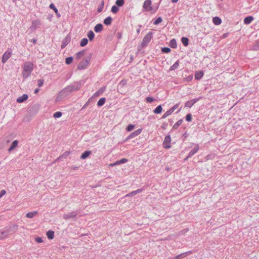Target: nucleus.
Segmentation results:
<instances>
[{
  "label": "nucleus",
  "mask_w": 259,
  "mask_h": 259,
  "mask_svg": "<svg viewBox=\"0 0 259 259\" xmlns=\"http://www.w3.org/2000/svg\"><path fill=\"white\" fill-rule=\"evenodd\" d=\"M80 88V83L78 82H74L65 87L58 94V97H65L69 95L72 92L78 90Z\"/></svg>",
  "instance_id": "obj_1"
},
{
  "label": "nucleus",
  "mask_w": 259,
  "mask_h": 259,
  "mask_svg": "<svg viewBox=\"0 0 259 259\" xmlns=\"http://www.w3.org/2000/svg\"><path fill=\"white\" fill-rule=\"evenodd\" d=\"M33 70V64L31 62H25L23 67L22 75L24 78H27L30 76Z\"/></svg>",
  "instance_id": "obj_2"
},
{
  "label": "nucleus",
  "mask_w": 259,
  "mask_h": 259,
  "mask_svg": "<svg viewBox=\"0 0 259 259\" xmlns=\"http://www.w3.org/2000/svg\"><path fill=\"white\" fill-rule=\"evenodd\" d=\"M91 59V55L84 58L77 65L78 70H83L85 69L89 65Z\"/></svg>",
  "instance_id": "obj_3"
},
{
  "label": "nucleus",
  "mask_w": 259,
  "mask_h": 259,
  "mask_svg": "<svg viewBox=\"0 0 259 259\" xmlns=\"http://www.w3.org/2000/svg\"><path fill=\"white\" fill-rule=\"evenodd\" d=\"M17 226H10L5 228L4 230H0V240L6 238L9 235L10 232L12 231L13 228L17 227Z\"/></svg>",
  "instance_id": "obj_4"
},
{
  "label": "nucleus",
  "mask_w": 259,
  "mask_h": 259,
  "mask_svg": "<svg viewBox=\"0 0 259 259\" xmlns=\"http://www.w3.org/2000/svg\"><path fill=\"white\" fill-rule=\"evenodd\" d=\"M153 37V32L151 31L149 32L144 37L141 46L142 48H144L148 45L150 40Z\"/></svg>",
  "instance_id": "obj_5"
},
{
  "label": "nucleus",
  "mask_w": 259,
  "mask_h": 259,
  "mask_svg": "<svg viewBox=\"0 0 259 259\" xmlns=\"http://www.w3.org/2000/svg\"><path fill=\"white\" fill-rule=\"evenodd\" d=\"M171 138L170 135H168L165 136L163 142V146L165 149H169L171 147L170 145Z\"/></svg>",
  "instance_id": "obj_6"
},
{
  "label": "nucleus",
  "mask_w": 259,
  "mask_h": 259,
  "mask_svg": "<svg viewBox=\"0 0 259 259\" xmlns=\"http://www.w3.org/2000/svg\"><path fill=\"white\" fill-rule=\"evenodd\" d=\"M77 214V211H72L71 212L63 214V218L64 220H69L70 219H76Z\"/></svg>",
  "instance_id": "obj_7"
},
{
  "label": "nucleus",
  "mask_w": 259,
  "mask_h": 259,
  "mask_svg": "<svg viewBox=\"0 0 259 259\" xmlns=\"http://www.w3.org/2000/svg\"><path fill=\"white\" fill-rule=\"evenodd\" d=\"M41 24L40 21L39 20H35L32 21V24L30 27V29L32 30H35L39 27Z\"/></svg>",
  "instance_id": "obj_8"
},
{
  "label": "nucleus",
  "mask_w": 259,
  "mask_h": 259,
  "mask_svg": "<svg viewBox=\"0 0 259 259\" xmlns=\"http://www.w3.org/2000/svg\"><path fill=\"white\" fill-rule=\"evenodd\" d=\"M142 128H139L137 130H136L135 131H134V132H133L132 133H131L127 137V138L126 139V140H130L131 139H132L133 138H135L137 136H138V135H139L141 132H142Z\"/></svg>",
  "instance_id": "obj_9"
},
{
  "label": "nucleus",
  "mask_w": 259,
  "mask_h": 259,
  "mask_svg": "<svg viewBox=\"0 0 259 259\" xmlns=\"http://www.w3.org/2000/svg\"><path fill=\"white\" fill-rule=\"evenodd\" d=\"M151 4L152 2L151 0H146L143 4V8L146 11H151L152 9Z\"/></svg>",
  "instance_id": "obj_10"
},
{
  "label": "nucleus",
  "mask_w": 259,
  "mask_h": 259,
  "mask_svg": "<svg viewBox=\"0 0 259 259\" xmlns=\"http://www.w3.org/2000/svg\"><path fill=\"white\" fill-rule=\"evenodd\" d=\"M12 56V52L6 51L4 53L2 57V61L3 63H5Z\"/></svg>",
  "instance_id": "obj_11"
},
{
  "label": "nucleus",
  "mask_w": 259,
  "mask_h": 259,
  "mask_svg": "<svg viewBox=\"0 0 259 259\" xmlns=\"http://www.w3.org/2000/svg\"><path fill=\"white\" fill-rule=\"evenodd\" d=\"M199 149V146L198 145H196L194 148L189 152L188 154V157H191L193 156L196 153L198 152Z\"/></svg>",
  "instance_id": "obj_12"
},
{
  "label": "nucleus",
  "mask_w": 259,
  "mask_h": 259,
  "mask_svg": "<svg viewBox=\"0 0 259 259\" xmlns=\"http://www.w3.org/2000/svg\"><path fill=\"white\" fill-rule=\"evenodd\" d=\"M28 98V96L27 94H23L22 96L19 97L17 99V102L18 103H22L27 100Z\"/></svg>",
  "instance_id": "obj_13"
},
{
  "label": "nucleus",
  "mask_w": 259,
  "mask_h": 259,
  "mask_svg": "<svg viewBox=\"0 0 259 259\" xmlns=\"http://www.w3.org/2000/svg\"><path fill=\"white\" fill-rule=\"evenodd\" d=\"M49 8L52 10H54V11L55 12V13H56L57 16L58 18H59L61 17V15L58 12V9L56 8V7H55V6L54 5V4H51L49 6Z\"/></svg>",
  "instance_id": "obj_14"
},
{
  "label": "nucleus",
  "mask_w": 259,
  "mask_h": 259,
  "mask_svg": "<svg viewBox=\"0 0 259 259\" xmlns=\"http://www.w3.org/2000/svg\"><path fill=\"white\" fill-rule=\"evenodd\" d=\"M106 87H102L100 88L94 94L95 96H98L103 94L106 90Z\"/></svg>",
  "instance_id": "obj_15"
},
{
  "label": "nucleus",
  "mask_w": 259,
  "mask_h": 259,
  "mask_svg": "<svg viewBox=\"0 0 259 259\" xmlns=\"http://www.w3.org/2000/svg\"><path fill=\"white\" fill-rule=\"evenodd\" d=\"M103 26L102 24H101V23L97 24L94 28V30L97 33L100 32L103 30Z\"/></svg>",
  "instance_id": "obj_16"
},
{
  "label": "nucleus",
  "mask_w": 259,
  "mask_h": 259,
  "mask_svg": "<svg viewBox=\"0 0 259 259\" xmlns=\"http://www.w3.org/2000/svg\"><path fill=\"white\" fill-rule=\"evenodd\" d=\"M254 18L252 16H247L245 17L244 19V23L245 24H250L253 20Z\"/></svg>",
  "instance_id": "obj_17"
},
{
  "label": "nucleus",
  "mask_w": 259,
  "mask_h": 259,
  "mask_svg": "<svg viewBox=\"0 0 259 259\" xmlns=\"http://www.w3.org/2000/svg\"><path fill=\"white\" fill-rule=\"evenodd\" d=\"M18 144V141L17 140H14L12 142L11 147L8 149V151L9 152L12 151L13 149H14L17 146Z\"/></svg>",
  "instance_id": "obj_18"
},
{
  "label": "nucleus",
  "mask_w": 259,
  "mask_h": 259,
  "mask_svg": "<svg viewBox=\"0 0 259 259\" xmlns=\"http://www.w3.org/2000/svg\"><path fill=\"white\" fill-rule=\"evenodd\" d=\"M112 20L113 19L112 17L108 16L104 20V23L106 25H110L111 24Z\"/></svg>",
  "instance_id": "obj_19"
},
{
  "label": "nucleus",
  "mask_w": 259,
  "mask_h": 259,
  "mask_svg": "<svg viewBox=\"0 0 259 259\" xmlns=\"http://www.w3.org/2000/svg\"><path fill=\"white\" fill-rule=\"evenodd\" d=\"M92 152L91 151H85L81 155L80 158L82 159H86L91 154Z\"/></svg>",
  "instance_id": "obj_20"
},
{
  "label": "nucleus",
  "mask_w": 259,
  "mask_h": 259,
  "mask_svg": "<svg viewBox=\"0 0 259 259\" xmlns=\"http://www.w3.org/2000/svg\"><path fill=\"white\" fill-rule=\"evenodd\" d=\"M85 51L84 50H82L81 51L77 52L75 54L76 59H80L82 56H84V55L85 54Z\"/></svg>",
  "instance_id": "obj_21"
},
{
  "label": "nucleus",
  "mask_w": 259,
  "mask_h": 259,
  "mask_svg": "<svg viewBox=\"0 0 259 259\" xmlns=\"http://www.w3.org/2000/svg\"><path fill=\"white\" fill-rule=\"evenodd\" d=\"M190 252H191V251L182 253L180 254H179V255L176 256L175 257L174 259H182V258H183V257H185L186 255H187L188 254V253H189Z\"/></svg>",
  "instance_id": "obj_22"
},
{
  "label": "nucleus",
  "mask_w": 259,
  "mask_h": 259,
  "mask_svg": "<svg viewBox=\"0 0 259 259\" xmlns=\"http://www.w3.org/2000/svg\"><path fill=\"white\" fill-rule=\"evenodd\" d=\"M212 22L215 25H218L221 23L222 20L219 17H214L212 19Z\"/></svg>",
  "instance_id": "obj_23"
},
{
  "label": "nucleus",
  "mask_w": 259,
  "mask_h": 259,
  "mask_svg": "<svg viewBox=\"0 0 259 259\" xmlns=\"http://www.w3.org/2000/svg\"><path fill=\"white\" fill-rule=\"evenodd\" d=\"M37 214V211H36L29 212L26 213V217L28 218H33Z\"/></svg>",
  "instance_id": "obj_24"
},
{
  "label": "nucleus",
  "mask_w": 259,
  "mask_h": 259,
  "mask_svg": "<svg viewBox=\"0 0 259 259\" xmlns=\"http://www.w3.org/2000/svg\"><path fill=\"white\" fill-rule=\"evenodd\" d=\"M169 46L171 48L175 49L177 47V41L175 39H172L169 42Z\"/></svg>",
  "instance_id": "obj_25"
},
{
  "label": "nucleus",
  "mask_w": 259,
  "mask_h": 259,
  "mask_svg": "<svg viewBox=\"0 0 259 259\" xmlns=\"http://www.w3.org/2000/svg\"><path fill=\"white\" fill-rule=\"evenodd\" d=\"M104 0H102L100 3V4L99 5L98 8L97 9L98 12L100 13L104 9Z\"/></svg>",
  "instance_id": "obj_26"
},
{
  "label": "nucleus",
  "mask_w": 259,
  "mask_h": 259,
  "mask_svg": "<svg viewBox=\"0 0 259 259\" xmlns=\"http://www.w3.org/2000/svg\"><path fill=\"white\" fill-rule=\"evenodd\" d=\"M47 236L48 239H52L54 237V232L53 231L49 230L47 232Z\"/></svg>",
  "instance_id": "obj_27"
},
{
  "label": "nucleus",
  "mask_w": 259,
  "mask_h": 259,
  "mask_svg": "<svg viewBox=\"0 0 259 259\" xmlns=\"http://www.w3.org/2000/svg\"><path fill=\"white\" fill-rule=\"evenodd\" d=\"M179 66V60H177L170 67V70H175L177 69Z\"/></svg>",
  "instance_id": "obj_28"
},
{
  "label": "nucleus",
  "mask_w": 259,
  "mask_h": 259,
  "mask_svg": "<svg viewBox=\"0 0 259 259\" xmlns=\"http://www.w3.org/2000/svg\"><path fill=\"white\" fill-rule=\"evenodd\" d=\"M162 111V108L161 105H158L154 110L153 112L155 114H159Z\"/></svg>",
  "instance_id": "obj_29"
},
{
  "label": "nucleus",
  "mask_w": 259,
  "mask_h": 259,
  "mask_svg": "<svg viewBox=\"0 0 259 259\" xmlns=\"http://www.w3.org/2000/svg\"><path fill=\"white\" fill-rule=\"evenodd\" d=\"M87 35L89 37V40L91 41L94 38V37H95V34L92 30H90L88 32Z\"/></svg>",
  "instance_id": "obj_30"
},
{
  "label": "nucleus",
  "mask_w": 259,
  "mask_h": 259,
  "mask_svg": "<svg viewBox=\"0 0 259 259\" xmlns=\"http://www.w3.org/2000/svg\"><path fill=\"white\" fill-rule=\"evenodd\" d=\"M105 101H106L105 98H101V99H100V100L97 102L98 106L101 107V106H103L105 104Z\"/></svg>",
  "instance_id": "obj_31"
},
{
  "label": "nucleus",
  "mask_w": 259,
  "mask_h": 259,
  "mask_svg": "<svg viewBox=\"0 0 259 259\" xmlns=\"http://www.w3.org/2000/svg\"><path fill=\"white\" fill-rule=\"evenodd\" d=\"M181 41L184 46H187L189 44V39L186 37H183L181 38Z\"/></svg>",
  "instance_id": "obj_32"
},
{
  "label": "nucleus",
  "mask_w": 259,
  "mask_h": 259,
  "mask_svg": "<svg viewBox=\"0 0 259 259\" xmlns=\"http://www.w3.org/2000/svg\"><path fill=\"white\" fill-rule=\"evenodd\" d=\"M88 39L87 38H83L80 41V46L81 47H84L88 44Z\"/></svg>",
  "instance_id": "obj_33"
},
{
  "label": "nucleus",
  "mask_w": 259,
  "mask_h": 259,
  "mask_svg": "<svg viewBox=\"0 0 259 259\" xmlns=\"http://www.w3.org/2000/svg\"><path fill=\"white\" fill-rule=\"evenodd\" d=\"M183 120L180 119L176 123H175L173 126V128H178L182 123Z\"/></svg>",
  "instance_id": "obj_34"
},
{
  "label": "nucleus",
  "mask_w": 259,
  "mask_h": 259,
  "mask_svg": "<svg viewBox=\"0 0 259 259\" xmlns=\"http://www.w3.org/2000/svg\"><path fill=\"white\" fill-rule=\"evenodd\" d=\"M69 40L70 39H68L67 37H66L65 39L63 41V42L61 45V48L63 49L65 48L69 42Z\"/></svg>",
  "instance_id": "obj_35"
},
{
  "label": "nucleus",
  "mask_w": 259,
  "mask_h": 259,
  "mask_svg": "<svg viewBox=\"0 0 259 259\" xmlns=\"http://www.w3.org/2000/svg\"><path fill=\"white\" fill-rule=\"evenodd\" d=\"M172 113L171 112V111L170 110V109L168 110L166 112H165L163 115H162L161 118L164 119L168 116L169 115H171Z\"/></svg>",
  "instance_id": "obj_36"
},
{
  "label": "nucleus",
  "mask_w": 259,
  "mask_h": 259,
  "mask_svg": "<svg viewBox=\"0 0 259 259\" xmlns=\"http://www.w3.org/2000/svg\"><path fill=\"white\" fill-rule=\"evenodd\" d=\"M203 75V72H200L199 73H197L195 75V77L197 79H201Z\"/></svg>",
  "instance_id": "obj_37"
},
{
  "label": "nucleus",
  "mask_w": 259,
  "mask_h": 259,
  "mask_svg": "<svg viewBox=\"0 0 259 259\" xmlns=\"http://www.w3.org/2000/svg\"><path fill=\"white\" fill-rule=\"evenodd\" d=\"M124 0H116L115 4L118 7H121L124 5Z\"/></svg>",
  "instance_id": "obj_38"
},
{
  "label": "nucleus",
  "mask_w": 259,
  "mask_h": 259,
  "mask_svg": "<svg viewBox=\"0 0 259 259\" xmlns=\"http://www.w3.org/2000/svg\"><path fill=\"white\" fill-rule=\"evenodd\" d=\"M252 50L253 51L259 50V41H256L255 44L252 46Z\"/></svg>",
  "instance_id": "obj_39"
},
{
  "label": "nucleus",
  "mask_w": 259,
  "mask_h": 259,
  "mask_svg": "<svg viewBox=\"0 0 259 259\" xmlns=\"http://www.w3.org/2000/svg\"><path fill=\"white\" fill-rule=\"evenodd\" d=\"M119 10V9L117 6H113L111 8V12L114 13L116 14Z\"/></svg>",
  "instance_id": "obj_40"
},
{
  "label": "nucleus",
  "mask_w": 259,
  "mask_h": 259,
  "mask_svg": "<svg viewBox=\"0 0 259 259\" xmlns=\"http://www.w3.org/2000/svg\"><path fill=\"white\" fill-rule=\"evenodd\" d=\"M73 61V57H68L66 58L65 62L67 64H71Z\"/></svg>",
  "instance_id": "obj_41"
},
{
  "label": "nucleus",
  "mask_w": 259,
  "mask_h": 259,
  "mask_svg": "<svg viewBox=\"0 0 259 259\" xmlns=\"http://www.w3.org/2000/svg\"><path fill=\"white\" fill-rule=\"evenodd\" d=\"M162 19L161 17H159L154 21L153 24L154 25H158L160 23H161L162 22Z\"/></svg>",
  "instance_id": "obj_42"
},
{
  "label": "nucleus",
  "mask_w": 259,
  "mask_h": 259,
  "mask_svg": "<svg viewBox=\"0 0 259 259\" xmlns=\"http://www.w3.org/2000/svg\"><path fill=\"white\" fill-rule=\"evenodd\" d=\"M134 127H135V125L134 124H130L126 127V130L127 132H130V131H132Z\"/></svg>",
  "instance_id": "obj_43"
},
{
  "label": "nucleus",
  "mask_w": 259,
  "mask_h": 259,
  "mask_svg": "<svg viewBox=\"0 0 259 259\" xmlns=\"http://www.w3.org/2000/svg\"><path fill=\"white\" fill-rule=\"evenodd\" d=\"M193 105L194 104H193L192 101L191 100H189L185 103V107L191 108V107L193 106Z\"/></svg>",
  "instance_id": "obj_44"
},
{
  "label": "nucleus",
  "mask_w": 259,
  "mask_h": 259,
  "mask_svg": "<svg viewBox=\"0 0 259 259\" xmlns=\"http://www.w3.org/2000/svg\"><path fill=\"white\" fill-rule=\"evenodd\" d=\"M62 115V113L60 111H57L53 114V117L55 118H59Z\"/></svg>",
  "instance_id": "obj_45"
},
{
  "label": "nucleus",
  "mask_w": 259,
  "mask_h": 259,
  "mask_svg": "<svg viewBox=\"0 0 259 259\" xmlns=\"http://www.w3.org/2000/svg\"><path fill=\"white\" fill-rule=\"evenodd\" d=\"M171 50L168 47H163L161 49V51L164 53H168L170 52Z\"/></svg>",
  "instance_id": "obj_46"
},
{
  "label": "nucleus",
  "mask_w": 259,
  "mask_h": 259,
  "mask_svg": "<svg viewBox=\"0 0 259 259\" xmlns=\"http://www.w3.org/2000/svg\"><path fill=\"white\" fill-rule=\"evenodd\" d=\"M37 82H38V87L40 88L43 85L44 83V80L42 79H38L37 80Z\"/></svg>",
  "instance_id": "obj_47"
},
{
  "label": "nucleus",
  "mask_w": 259,
  "mask_h": 259,
  "mask_svg": "<svg viewBox=\"0 0 259 259\" xmlns=\"http://www.w3.org/2000/svg\"><path fill=\"white\" fill-rule=\"evenodd\" d=\"M186 120L187 121H191L192 120V115L190 113H189L186 115Z\"/></svg>",
  "instance_id": "obj_48"
},
{
  "label": "nucleus",
  "mask_w": 259,
  "mask_h": 259,
  "mask_svg": "<svg viewBox=\"0 0 259 259\" xmlns=\"http://www.w3.org/2000/svg\"><path fill=\"white\" fill-rule=\"evenodd\" d=\"M153 98L151 97H148L146 98V101L147 103H151L153 101Z\"/></svg>",
  "instance_id": "obj_49"
},
{
  "label": "nucleus",
  "mask_w": 259,
  "mask_h": 259,
  "mask_svg": "<svg viewBox=\"0 0 259 259\" xmlns=\"http://www.w3.org/2000/svg\"><path fill=\"white\" fill-rule=\"evenodd\" d=\"M202 98L201 97H200L199 98H195V99H193L192 100H191V101H192V102L193 103V104H195L196 103H197L200 99H201Z\"/></svg>",
  "instance_id": "obj_50"
},
{
  "label": "nucleus",
  "mask_w": 259,
  "mask_h": 259,
  "mask_svg": "<svg viewBox=\"0 0 259 259\" xmlns=\"http://www.w3.org/2000/svg\"><path fill=\"white\" fill-rule=\"evenodd\" d=\"M135 195H136V193L135 191H134L130 192V193L126 194V197H131V196H133Z\"/></svg>",
  "instance_id": "obj_51"
},
{
  "label": "nucleus",
  "mask_w": 259,
  "mask_h": 259,
  "mask_svg": "<svg viewBox=\"0 0 259 259\" xmlns=\"http://www.w3.org/2000/svg\"><path fill=\"white\" fill-rule=\"evenodd\" d=\"M179 106V104H175L172 108H171L170 110L171 111V112L172 113Z\"/></svg>",
  "instance_id": "obj_52"
},
{
  "label": "nucleus",
  "mask_w": 259,
  "mask_h": 259,
  "mask_svg": "<svg viewBox=\"0 0 259 259\" xmlns=\"http://www.w3.org/2000/svg\"><path fill=\"white\" fill-rule=\"evenodd\" d=\"M127 161V159L126 158H122L119 160L120 164L126 163Z\"/></svg>",
  "instance_id": "obj_53"
},
{
  "label": "nucleus",
  "mask_w": 259,
  "mask_h": 259,
  "mask_svg": "<svg viewBox=\"0 0 259 259\" xmlns=\"http://www.w3.org/2000/svg\"><path fill=\"white\" fill-rule=\"evenodd\" d=\"M35 241H36L37 243H41V242H43V240H42V238H40V237H37V238H36V239H35Z\"/></svg>",
  "instance_id": "obj_54"
},
{
  "label": "nucleus",
  "mask_w": 259,
  "mask_h": 259,
  "mask_svg": "<svg viewBox=\"0 0 259 259\" xmlns=\"http://www.w3.org/2000/svg\"><path fill=\"white\" fill-rule=\"evenodd\" d=\"M6 193V191L5 190H2L0 191V198L3 196Z\"/></svg>",
  "instance_id": "obj_55"
},
{
  "label": "nucleus",
  "mask_w": 259,
  "mask_h": 259,
  "mask_svg": "<svg viewBox=\"0 0 259 259\" xmlns=\"http://www.w3.org/2000/svg\"><path fill=\"white\" fill-rule=\"evenodd\" d=\"M143 190V189L142 188H141V189H138V190H136L135 191V192H136V193L137 194H138L139 193H140V192H142Z\"/></svg>",
  "instance_id": "obj_56"
},
{
  "label": "nucleus",
  "mask_w": 259,
  "mask_h": 259,
  "mask_svg": "<svg viewBox=\"0 0 259 259\" xmlns=\"http://www.w3.org/2000/svg\"><path fill=\"white\" fill-rule=\"evenodd\" d=\"M117 35L118 39H120L122 37V34L121 32H118Z\"/></svg>",
  "instance_id": "obj_57"
},
{
  "label": "nucleus",
  "mask_w": 259,
  "mask_h": 259,
  "mask_svg": "<svg viewBox=\"0 0 259 259\" xmlns=\"http://www.w3.org/2000/svg\"><path fill=\"white\" fill-rule=\"evenodd\" d=\"M39 89L37 88V89H35V90L34 91V93L35 94H36V93H37L39 92Z\"/></svg>",
  "instance_id": "obj_58"
},
{
  "label": "nucleus",
  "mask_w": 259,
  "mask_h": 259,
  "mask_svg": "<svg viewBox=\"0 0 259 259\" xmlns=\"http://www.w3.org/2000/svg\"><path fill=\"white\" fill-rule=\"evenodd\" d=\"M36 39L35 38H33L32 40H31V41L33 43V44H35L36 42Z\"/></svg>",
  "instance_id": "obj_59"
},
{
  "label": "nucleus",
  "mask_w": 259,
  "mask_h": 259,
  "mask_svg": "<svg viewBox=\"0 0 259 259\" xmlns=\"http://www.w3.org/2000/svg\"><path fill=\"white\" fill-rule=\"evenodd\" d=\"M114 164L116 165H119V164H120V162H119V160H117L116 161L115 163H114Z\"/></svg>",
  "instance_id": "obj_60"
},
{
  "label": "nucleus",
  "mask_w": 259,
  "mask_h": 259,
  "mask_svg": "<svg viewBox=\"0 0 259 259\" xmlns=\"http://www.w3.org/2000/svg\"><path fill=\"white\" fill-rule=\"evenodd\" d=\"M171 2L172 3H176L178 2V0H171Z\"/></svg>",
  "instance_id": "obj_61"
},
{
  "label": "nucleus",
  "mask_w": 259,
  "mask_h": 259,
  "mask_svg": "<svg viewBox=\"0 0 259 259\" xmlns=\"http://www.w3.org/2000/svg\"><path fill=\"white\" fill-rule=\"evenodd\" d=\"M140 28L137 29V33H138V34H139V33H140Z\"/></svg>",
  "instance_id": "obj_62"
},
{
  "label": "nucleus",
  "mask_w": 259,
  "mask_h": 259,
  "mask_svg": "<svg viewBox=\"0 0 259 259\" xmlns=\"http://www.w3.org/2000/svg\"><path fill=\"white\" fill-rule=\"evenodd\" d=\"M77 168H78V167H76V166H73V167H72V169H74V170L77 169Z\"/></svg>",
  "instance_id": "obj_63"
},
{
  "label": "nucleus",
  "mask_w": 259,
  "mask_h": 259,
  "mask_svg": "<svg viewBox=\"0 0 259 259\" xmlns=\"http://www.w3.org/2000/svg\"><path fill=\"white\" fill-rule=\"evenodd\" d=\"M190 157H188V155L184 159V160H188Z\"/></svg>",
  "instance_id": "obj_64"
}]
</instances>
